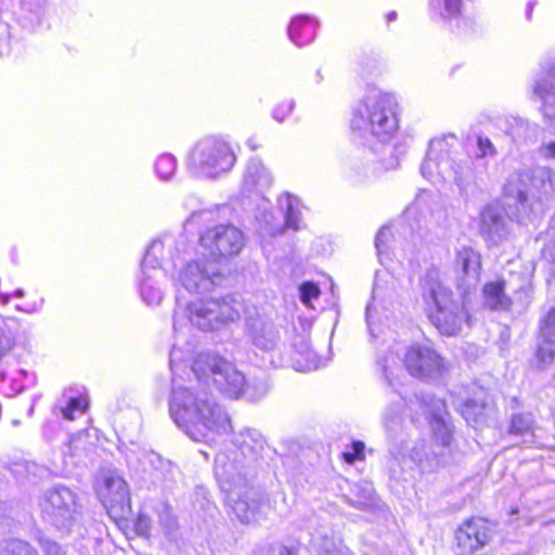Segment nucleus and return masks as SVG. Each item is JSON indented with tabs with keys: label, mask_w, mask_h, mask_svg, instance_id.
I'll return each instance as SVG.
<instances>
[{
	"label": "nucleus",
	"mask_w": 555,
	"mask_h": 555,
	"mask_svg": "<svg viewBox=\"0 0 555 555\" xmlns=\"http://www.w3.org/2000/svg\"><path fill=\"white\" fill-rule=\"evenodd\" d=\"M172 389L169 413L173 422L195 441H212L232 430L230 416L201 385H209L230 399L258 401L269 391L264 379L247 382L236 366L214 352H202L189 365L176 345L170 353Z\"/></svg>",
	"instance_id": "f257e3e1"
},
{
	"label": "nucleus",
	"mask_w": 555,
	"mask_h": 555,
	"mask_svg": "<svg viewBox=\"0 0 555 555\" xmlns=\"http://www.w3.org/2000/svg\"><path fill=\"white\" fill-rule=\"evenodd\" d=\"M240 452H220L215 457V476L233 514L241 522L259 521L268 504L255 488L249 486L248 477L255 472V464L264 450V439L255 430L241 434Z\"/></svg>",
	"instance_id": "f03ea898"
},
{
	"label": "nucleus",
	"mask_w": 555,
	"mask_h": 555,
	"mask_svg": "<svg viewBox=\"0 0 555 555\" xmlns=\"http://www.w3.org/2000/svg\"><path fill=\"white\" fill-rule=\"evenodd\" d=\"M420 405L423 413L428 416L434 443L424 438L412 441L409 461L411 469H415L421 476H428L459 464L464 457V452L453 437L454 427L447 418L444 402L427 395L420 400Z\"/></svg>",
	"instance_id": "7ed1b4c3"
},
{
	"label": "nucleus",
	"mask_w": 555,
	"mask_h": 555,
	"mask_svg": "<svg viewBox=\"0 0 555 555\" xmlns=\"http://www.w3.org/2000/svg\"><path fill=\"white\" fill-rule=\"evenodd\" d=\"M398 102L395 95L378 89L369 90L354 105L350 129L365 142L390 141L399 128Z\"/></svg>",
	"instance_id": "20e7f679"
},
{
	"label": "nucleus",
	"mask_w": 555,
	"mask_h": 555,
	"mask_svg": "<svg viewBox=\"0 0 555 555\" xmlns=\"http://www.w3.org/2000/svg\"><path fill=\"white\" fill-rule=\"evenodd\" d=\"M422 298L433 325L446 336L461 333L467 321L463 304L454 300L452 292L443 285L436 271H428L422 280Z\"/></svg>",
	"instance_id": "39448f33"
},
{
	"label": "nucleus",
	"mask_w": 555,
	"mask_h": 555,
	"mask_svg": "<svg viewBox=\"0 0 555 555\" xmlns=\"http://www.w3.org/2000/svg\"><path fill=\"white\" fill-rule=\"evenodd\" d=\"M241 304L231 297H204L178 305L173 313V330L178 332L186 324L204 332L216 331L240 318Z\"/></svg>",
	"instance_id": "423d86ee"
},
{
	"label": "nucleus",
	"mask_w": 555,
	"mask_h": 555,
	"mask_svg": "<svg viewBox=\"0 0 555 555\" xmlns=\"http://www.w3.org/2000/svg\"><path fill=\"white\" fill-rule=\"evenodd\" d=\"M399 350V346L390 348L387 354L378 359V365L390 385L393 384L397 373L401 372V363L412 376L421 379L439 378L448 371L444 359L429 345L410 346L403 360Z\"/></svg>",
	"instance_id": "0eeeda50"
},
{
	"label": "nucleus",
	"mask_w": 555,
	"mask_h": 555,
	"mask_svg": "<svg viewBox=\"0 0 555 555\" xmlns=\"http://www.w3.org/2000/svg\"><path fill=\"white\" fill-rule=\"evenodd\" d=\"M405 402L399 400L385 406L382 413V425L387 442V469L393 479H406L409 472L405 466L410 465L409 449L412 441L406 439L404 426Z\"/></svg>",
	"instance_id": "6e6552de"
},
{
	"label": "nucleus",
	"mask_w": 555,
	"mask_h": 555,
	"mask_svg": "<svg viewBox=\"0 0 555 555\" xmlns=\"http://www.w3.org/2000/svg\"><path fill=\"white\" fill-rule=\"evenodd\" d=\"M235 163L236 156L229 142L217 137L199 140L188 158V166L194 175L209 179L229 172Z\"/></svg>",
	"instance_id": "1a4fd4ad"
},
{
	"label": "nucleus",
	"mask_w": 555,
	"mask_h": 555,
	"mask_svg": "<svg viewBox=\"0 0 555 555\" xmlns=\"http://www.w3.org/2000/svg\"><path fill=\"white\" fill-rule=\"evenodd\" d=\"M40 508L43 519L64 532H68L80 516L77 495L65 486L47 490L40 501Z\"/></svg>",
	"instance_id": "9d476101"
},
{
	"label": "nucleus",
	"mask_w": 555,
	"mask_h": 555,
	"mask_svg": "<svg viewBox=\"0 0 555 555\" xmlns=\"http://www.w3.org/2000/svg\"><path fill=\"white\" fill-rule=\"evenodd\" d=\"M199 246L215 262L237 256L246 244L243 231L232 223H218L199 233Z\"/></svg>",
	"instance_id": "9b49d317"
},
{
	"label": "nucleus",
	"mask_w": 555,
	"mask_h": 555,
	"mask_svg": "<svg viewBox=\"0 0 555 555\" xmlns=\"http://www.w3.org/2000/svg\"><path fill=\"white\" fill-rule=\"evenodd\" d=\"M176 281L189 293L210 292L223 281L217 262L196 259L188 262L178 272Z\"/></svg>",
	"instance_id": "f8f14e48"
},
{
	"label": "nucleus",
	"mask_w": 555,
	"mask_h": 555,
	"mask_svg": "<svg viewBox=\"0 0 555 555\" xmlns=\"http://www.w3.org/2000/svg\"><path fill=\"white\" fill-rule=\"evenodd\" d=\"M186 240L183 235L164 234L154 240L146 249L142 264L157 267L164 272L177 267V261L185 251Z\"/></svg>",
	"instance_id": "ddd939ff"
},
{
	"label": "nucleus",
	"mask_w": 555,
	"mask_h": 555,
	"mask_svg": "<svg viewBox=\"0 0 555 555\" xmlns=\"http://www.w3.org/2000/svg\"><path fill=\"white\" fill-rule=\"evenodd\" d=\"M98 495L107 513L124 516L130 509V493L125 479L116 472H107L98 482Z\"/></svg>",
	"instance_id": "4468645a"
},
{
	"label": "nucleus",
	"mask_w": 555,
	"mask_h": 555,
	"mask_svg": "<svg viewBox=\"0 0 555 555\" xmlns=\"http://www.w3.org/2000/svg\"><path fill=\"white\" fill-rule=\"evenodd\" d=\"M531 91L541 101L545 125L555 133V64L541 68L533 78Z\"/></svg>",
	"instance_id": "2eb2a0df"
},
{
	"label": "nucleus",
	"mask_w": 555,
	"mask_h": 555,
	"mask_svg": "<svg viewBox=\"0 0 555 555\" xmlns=\"http://www.w3.org/2000/svg\"><path fill=\"white\" fill-rule=\"evenodd\" d=\"M455 142L454 134L435 138L429 142L427 156L421 166L423 177L430 179L436 172L444 177Z\"/></svg>",
	"instance_id": "dca6fc26"
},
{
	"label": "nucleus",
	"mask_w": 555,
	"mask_h": 555,
	"mask_svg": "<svg viewBox=\"0 0 555 555\" xmlns=\"http://www.w3.org/2000/svg\"><path fill=\"white\" fill-rule=\"evenodd\" d=\"M490 527L482 518L465 521L455 532L456 550L461 555L470 554L490 541Z\"/></svg>",
	"instance_id": "f3484780"
},
{
	"label": "nucleus",
	"mask_w": 555,
	"mask_h": 555,
	"mask_svg": "<svg viewBox=\"0 0 555 555\" xmlns=\"http://www.w3.org/2000/svg\"><path fill=\"white\" fill-rule=\"evenodd\" d=\"M506 289H511V285L504 280L487 283L482 289L485 306L491 310H508L514 301L527 304L529 293L527 283H524L517 289H512L514 299L507 295Z\"/></svg>",
	"instance_id": "a211bd4d"
},
{
	"label": "nucleus",
	"mask_w": 555,
	"mask_h": 555,
	"mask_svg": "<svg viewBox=\"0 0 555 555\" xmlns=\"http://www.w3.org/2000/svg\"><path fill=\"white\" fill-rule=\"evenodd\" d=\"M457 286L468 293L477 286L481 273V256L472 247L463 246L456 251Z\"/></svg>",
	"instance_id": "6ab92c4d"
},
{
	"label": "nucleus",
	"mask_w": 555,
	"mask_h": 555,
	"mask_svg": "<svg viewBox=\"0 0 555 555\" xmlns=\"http://www.w3.org/2000/svg\"><path fill=\"white\" fill-rule=\"evenodd\" d=\"M165 272L157 267L141 263L139 275V291L142 300L149 306H157L164 298L163 281Z\"/></svg>",
	"instance_id": "aec40b11"
},
{
	"label": "nucleus",
	"mask_w": 555,
	"mask_h": 555,
	"mask_svg": "<svg viewBox=\"0 0 555 555\" xmlns=\"http://www.w3.org/2000/svg\"><path fill=\"white\" fill-rule=\"evenodd\" d=\"M273 176L259 158H250L245 167L242 179V191L245 194H262L271 188Z\"/></svg>",
	"instance_id": "412c9836"
},
{
	"label": "nucleus",
	"mask_w": 555,
	"mask_h": 555,
	"mask_svg": "<svg viewBox=\"0 0 555 555\" xmlns=\"http://www.w3.org/2000/svg\"><path fill=\"white\" fill-rule=\"evenodd\" d=\"M480 233L490 244L496 245L508 234L507 222L499 205H488L481 212Z\"/></svg>",
	"instance_id": "4be33fe9"
},
{
	"label": "nucleus",
	"mask_w": 555,
	"mask_h": 555,
	"mask_svg": "<svg viewBox=\"0 0 555 555\" xmlns=\"http://www.w3.org/2000/svg\"><path fill=\"white\" fill-rule=\"evenodd\" d=\"M247 334L260 350L271 351L279 343V334L274 325L262 317L249 318L246 322Z\"/></svg>",
	"instance_id": "5701e85b"
},
{
	"label": "nucleus",
	"mask_w": 555,
	"mask_h": 555,
	"mask_svg": "<svg viewBox=\"0 0 555 555\" xmlns=\"http://www.w3.org/2000/svg\"><path fill=\"white\" fill-rule=\"evenodd\" d=\"M295 357L293 365L296 371H311L320 365V358L311 349L309 338L304 334H298L293 339Z\"/></svg>",
	"instance_id": "b1692460"
},
{
	"label": "nucleus",
	"mask_w": 555,
	"mask_h": 555,
	"mask_svg": "<svg viewBox=\"0 0 555 555\" xmlns=\"http://www.w3.org/2000/svg\"><path fill=\"white\" fill-rule=\"evenodd\" d=\"M318 26V21L311 16H296L288 26V38L297 47L307 46L314 40Z\"/></svg>",
	"instance_id": "393cba45"
},
{
	"label": "nucleus",
	"mask_w": 555,
	"mask_h": 555,
	"mask_svg": "<svg viewBox=\"0 0 555 555\" xmlns=\"http://www.w3.org/2000/svg\"><path fill=\"white\" fill-rule=\"evenodd\" d=\"M532 184V175L528 169L512 173L504 185L505 196L515 199L521 206L528 201Z\"/></svg>",
	"instance_id": "a878e982"
},
{
	"label": "nucleus",
	"mask_w": 555,
	"mask_h": 555,
	"mask_svg": "<svg viewBox=\"0 0 555 555\" xmlns=\"http://www.w3.org/2000/svg\"><path fill=\"white\" fill-rule=\"evenodd\" d=\"M88 406L86 397L81 395H73L72 391L64 392L53 408L55 416L61 415L67 421H73L85 414Z\"/></svg>",
	"instance_id": "bb28decb"
},
{
	"label": "nucleus",
	"mask_w": 555,
	"mask_h": 555,
	"mask_svg": "<svg viewBox=\"0 0 555 555\" xmlns=\"http://www.w3.org/2000/svg\"><path fill=\"white\" fill-rule=\"evenodd\" d=\"M505 131L515 142L527 143L535 140L539 126L518 116H511L506 119Z\"/></svg>",
	"instance_id": "cd10ccee"
},
{
	"label": "nucleus",
	"mask_w": 555,
	"mask_h": 555,
	"mask_svg": "<svg viewBox=\"0 0 555 555\" xmlns=\"http://www.w3.org/2000/svg\"><path fill=\"white\" fill-rule=\"evenodd\" d=\"M535 366L539 370L548 369L555 360V339L550 336L537 335L534 350Z\"/></svg>",
	"instance_id": "c85d7f7f"
},
{
	"label": "nucleus",
	"mask_w": 555,
	"mask_h": 555,
	"mask_svg": "<svg viewBox=\"0 0 555 555\" xmlns=\"http://www.w3.org/2000/svg\"><path fill=\"white\" fill-rule=\"evenodd\" d=\"M490 412V406L481 401L467 400L461 406V413L467 424L473 427L481 426Z\"/></svg>",
	"instance_id": "c756f323"
},
{
	"label": "nucleus",
	"mask_w": 555,
	"mask_h": 555,
	"mask_svg": "<svg viewBox=\"0 0 555 555\" xmlns=\"http://www.w3.org/2000/svg\"><path fill=\"white\" fill-rule=\"evenodd\" d=\"M299 199L289 193L283 194L279 197V205L285 211V225L293 230L299 229L300 223V208Z\"/></svg>",
	"instance_id": "7c9ffc66"
},
{
	"label": "nucleus",
	"mask_w": 555,
	"mask_h": 555,
	"mask_svg": "<svg viewBox=\"0 0 555 555\" xmlns=\"http://www.w3.org/2000/svg\"><path fill=\"white\" fill-rule=\"evenodd\" d=\"M158 522L163 530V533L169 540H175L178 532V521L176 516L172 514L171 507L167 503H160L157 508Z\"/></svg>",
	"instance_id": "2f4dec72"
},
{
	"label": "nucleus",
	"mask_w": 555,
	"mask_h": 555,
	"mask_svg": "<svg viewBox=\"0 0 555 555\" xmlns=\"http://www.w3.org/2000/svg\"><path fill=\"white\" fill-rule=\"evenodd\" d=\"M440 9L439 1L431 0L430 8L438 11L439 16L444 21L459 20L462 12V0H442Z\"/></svg>",
	"instance_id": "473e14b6"
},
{
	"label": "nucleus",
	"mask_w": 555,
	"mask_h": 555,
	"mask_svg": "<svg viewBox=\"0 0 555 555\" xmlns=\"http://www.w3.org/2000/svg\"><path fill=\"white\" fill-rule=\"evenodd\" d=\"M0 555H39L37 550L28 542L20 539L7 541L0 547Z\"/></svg>",
	"instance_id": "72a5a7b5"
},
{
	"label": "nucleus",
	"mask_w": 555,
	"mask_h": 555,
	"mask_svg": "<svg viewBox=\"0 0 555 555\" xmlns=\"http://www.w3.org/2000/svg\"><path fill=\"white\" fill-rule=\"evenodd\" d=\"M176 169L177 160L171 154H162L155 162V171L162 180H169Z\"/></svg>",
	"instance_id": "f704fd0d"
},
{
	"label": "nucleus",
	"mask_w": 555,
	"mask_h": 555,
	"mask_svg": "<svg viewBox=\"0 0 555 555\" xmlns=\"http://www.w3.org/2000/svg\"><path fill=\"white\" fill-rule=\"evenodd\" d=\"M449 169L453 172V179L459 185L464 184L473 177V168L467 160L455 162L451 159L447 171ZM447 175L448 172L444 176Z\"/></svg>",
	"instance_id": "c9c22d12"
},
{
	"label": "nucleus",
	"mask_w": 555,
	"mask_h": 555,
	"mask_svg": "<svg viewBox=\"0 0 555 555\" xmlns=\"http://www.w3.org/2000/svg\"><path fill=\"white\" fill-rule=\"evenodd\" d=\"M13 473L18 476L25 475L26 477H43L47 474V468L29 461H23L15 463L13 466Z\"/></svg>",
	"instance_id": "e433bc0d"
},
{
	"label": "nucleus",
	"mask_w": 555,
	"mask_h": 555,
	"mask_svg": "<svg viewBox=\"0 0 555 555\" xmlns=\"http://www.w3.org/2000/svg\"><path fill=\"white\" fill-rule=\"evenodd\" d=\"M533 418L529 413L516 414L512 417L511 433L515 435H525L532 431Z\"/></svg>",
	"instance_id": "4c0bfd02"
},
{
	"label": "nucleus",
	"mask_w": 555,
	"mask_h": 555,
	"mask_svg": "<svg viewBox=\"0 0 555 555\" xmlns=\"http://www.w3.org/2000/svg\"><path fill=\"white\" fill-rule=\"evenodd\" d=\"M538 334L555 339V307L540 319Z\"/></svg>",
	"instance_id": "58836bf2"
},
{
	"label": "nucleus",
	"mask_w": 555,
	"mask_h": 555,
	"mask_svg": "<svg viewBox=\"0 0 555 555\" xmlns=\"http://www.w3.org/2000/svg\"><path fill=\"white\" fill-rule=\"evenodd\" d=\"M364 443L361 441H354L348 450L343 453L344 460L352 464L357 460L363 459Z\"/></svg>",
	"instance_id": "ea45409f"
},
{
	"label": "nucleus",
	"mask_w": 555,
	"mask_h": 555,
	"mask_svg": "<svg viewBox=\"0 0 555 555\" xmlns=\"http://www.w3.org/2000/svg\"><path fill=\"white\" fill-rule=\"evenodd\" d=\"M299 291L301 301L307 306L310 305L311 299L318 298L320 294L319 287L311 282L304 283Z\"/></svg>",
	"instance_id": "a19ab883"
},
{
	"label": "nucleus",
	"mask_w": 555,
	"mask_h": 555,
	"mask_svg": "<svg viewBox=\"0 0 555 555\" xmlns=\"http://www.w3.org/2000/svg\"><path fill=\"white\" fill-rule=\"evenodd\" d=\"M295 107V101L291 100L276 105L272 112L273 118L282 122L293 112Z\"/></svg>",
	"instance_id": "79ce46f5"
},
{
	"label": "nucleus",
	"mask_w": 555,
	"mask_h": 555,
	"mask_svg": "<svg viewBox=\"0 0 555 555\" xmlns=\"http://www.w3.org/2000/svg\"><path fill=\"white\" fill-rule=\"evenodd\" d=\"M134 530L140 535L149 537L152 530L150 517L145 514L140 513L134 521Z\"/></svg>",
	"instance_id": "37998d69"
},
{
	"label": "nucleus",
	"mask_w": 555,
	"mask_h": 555,
	"mask_svg": "<svg viewBox=\"0 0 555 555\" xmlns=\"http://www.w3.org/2000/svg\"><path fill=\"white\" fill-rule=\"evenodd\" d=\"M361 490L363 492V500H358L356 502L352 503V505H354L356 507H359L361 509L365 508L366 506H369V504L371 502H373L374 500V495H375V491L373 490V488L365 483L364 486L361 487Z\"/></svg>",
	"instance_id": "c03bdc74"
},
{
	"label": "nucleus",
	"mask_w": 555,
	"mask_h": 555,
	"mask_svg": "<svg viewBox=\"0 0 555 555\" xmlns=\"http://www.w3.org/2000/svg\"><path fill=\"white\" fill-rule=\"evenodd\" d=\"M13 345L11 335L5 331L4 326L0 324V359L8 352Z\"/></svg>",
	"instance_id": "a18cd8bd"
},
{
	"label": "nucleus",
	"mask_w": 555,
	"mask_h": 555,
	"mask_svg": "<svg viewBox=\"0 0 555 555\" xmlns=\"http://www.w3.org/2000/svg\"><path fill=\"white\" fill-rule=\"evenodd\" d=\"M477 145H478L480 157H485L488 155H495V149H494L492 142L488 138L479 137L477 140Z\"/></svg>",
	"instance_id": "49530a36"
},
{
	"label": "nucleus",
	"mask_w": 555,
	"mask_h": 555,
	"mask_svg": "<svg viewBox=\"0 0 555 555\" xmlns=\"http://www.w3.org/2000/svg\"><path fill=\"white\" fill-rule=\"evenodd\" d=\"M374 308L372 305H367L366 307V323L369 331L373 337H377L379 334H383L384 331L379 330L374 322Z\"/></svg>",
	"instance_id": "de8ad7c7"
},
{
	"label": "nucleus",
	"mask_w": 555,
	"mask_h": 555,
	"mask_svg": "<svg viewBox=\"0 0 555 555\" xmlns=\"http://www.w3.org/2000/svg\"><path fill=\"white\" fill-rule=\"evenodd\" d=\"M390 236V229L387 227H383L376 234L375 238V247L377 251L380 254L383 248L386 246L387 241Z\"/></svg>",
	"instance_id": "09e8293b"
},
{
	"label": "nucleus",
	"mask_w": 555,
	"mask_h": 555,
	"mask_svg": "<svg viewBox=\"0 0 555 555\" xmlns=\"http://www.w3.org/2000/svg\"><path fill=\"white\" fill-rule=\"evenodd\" d=\"M210 212L206 210L194 211L186 219L185 224L192 225L194 223H202L209 219Z\"/></svg>",
	"instance_id": "8fccbe9b"
},
{
	"label": "nucleus",
	"mask_w": 555,
	"mask_h": 555,
	"mask_svg": "<svg viewBox=\"0 0 555 555\" xmlns=\"http://www.w3.org/2000/svg\"><path fill=\"white\" fill-rule=\"evenodd\" d=\"M542 257L546 261L555 263V241H552L544 246Z\"/></svg>",
	"instance_id": "3c124183"
},
{
	"label": "nucleus",
	"mask_w": 555,
	"mask_h": 555,
	"mask_svg": "<svg viewBox=\"0 0 555 555\" xmlns=\"http://www.w3.org/2000/svg\"><path fill=\"white\" fill-rule=\"evenodd\" d=\"M540 154L545 158H555V142H547L540 146Z\"/></svg>",
	"instance_id": "603ef678"
},
{
	"label": "nucleus",
	"mask_w": 555,
	"mask_h": 555,
	"mask_svg": "<svg viewBox=\"0 0 555 555\" xmlns=\"http://www.w3.org/2000/svg\"><path fill=\"white\" fill-rule=\"evenodd\" d=\"M159 464V467H156V470H164L165 472V479L167 478L168 474H171L172 472V464L169 461L163 460L160 456L155 454L153 456Z\"/></svg>",
	"instance_id": "864d4df0"
},
{
	"label": "nucleus",
	"mask_w": 555,
	"mask_h": 555,
	"mask_svg": "<svg viewBox=\"0 0 555 555\" xmlns=\"http://www.w3.org/2000/svg\"><path fill=\"white\" fill-rule=\"evenodd\" d=\"M43 547L48 555H61L62 554L61 546L55 542L46 541V543L43 544Z\"/></svg>",
	"instance_id": "5fc2aeb1"
},
{
	"label": "nucleus",
	"mask_w": 555,
	"mask_h": 555,
	"mask_svg": "<svg viewBox=\"0 0 555 555\" xmlns=\"http://www.w3.org/2000/svg\"><path fill=\"white\" fill-rule=\"evenodd\" d=\"M298 547L296 546H281L279 555H298Z\"/></svg>",
	"instance_id": "6e6d98bb"
},
{
	"label": "nucleus",
	"mask_w": 555,
	"mask_h": 555,
	"mask_svg": "<svg viewBox=\"0 0 555 555\" xmlns=\"http://www.w3.org/2000/svg\"><path fill=\"white\" fill-rule=\"evenodd\" d=\"M80 441V437H77V438H72L68 442V446H67V449L69 451H72L73 448L77 449L78 448V443Z\"/></svg>",
	"instance_id": "4d7b16f0"
},
{
	"label": "nucleus",
	"mask_w": 555,
	"mask_h": 555,
	"mask_svg": "<svg viewBox=\"0 0 555 555\" xmlns=\"http://www.w3.org/2000/svg\"><path fill=\"white\" fill-rule=\"evenodd\" d=\"M17 309H18V310H23V311L28 312V313H33V312L38 311V310H39V307L33 306V307H30V308H25V309H23V308H21V307H17Z\"/></svg>",
	"instance_id": "13d9d810"
},
{
	"label": "nucleus",
	"mask_w": 555,
	"mask_h": 555,
	"mask_svg": "<svg viewBox=\"0 0 555 555\" xmlns=\"http://www.w3.org/2000/svg\"><path fill=\"white\" fill-rule=\"evenodd\" d=\"M397 20V12L392 11L390 12L388 15H387V21L388 22H393Z\"/></svg>",
	"instance_id": "bf43d9fd"
},
{
	"label": "nucleus",
	"mask_w": 555,
	"mask_h": 555,
	"mask_svg": "<svg viewBox=\"0 0 555 555\" xmlns=\"http://www.w3.org/2000/svg\"><path fill=\"white\" fill-rule=\"evenodd\" d=\"M9 299H10V295H9V294H0V300H1L3 304H8V302H9Z\"/></svg>",
	"instance_id": "052dcab7"
},
{
	"label": "nucleus",
	"mask_w": 555,
	"mask_h": 555,
	"mask_svg": "<svg viewBox=\"0 0 555 555\" xmlns=\"http://www.w3.org/2000/svg\"><path fill=\"white\" fill-rule=\"evenodd\" d=\"M24 295H25V293L22 288H18L14 292V296H16V297L22 298V297H24Z\"/></svg>",
	"instance_id": "680f3d73"
},
{
	"label": "nucleus",
	"mask_w": 555,
	"mask_h": 555,
	"mask_svg": "<svg viewBox=\"0 0 555 555\" xmlns=\"http://www.w3.org/2000/svg\"><path fill=\"white\" fill-rule=\"evenodd\" d=\"M532 9H533V3H529V4H528V9H527V18H528V20L530 18V15H531Z\"/></svg>",
	"instance_id": "e2e57ef3"
},
{
	"label": "nucleus",
	"mask_w": 555,
	"mask_h": 555,
	"mask_svg": "<svg viewBox=\"0 0 555 555\" xmlns=\"http://www.w3.org/2000/svg\"><path fill=\"white\" fill-rule=\"evenodd\" d=\"M323 80V76L320 70L317 72V82H321Z\"/></svg>",
	"instance_id": "0e129e2a"
},
{
	"label": "nucleus",
	"mask_w": 555,
	"mask_h": 555,
	"mask_svg": "<svg viewBox=\"0 0 555 555\" xmlns=\"http://www.w3.org/2000/svg\"><path fill=\"white\" fill-rule=\"evenodd\" d=\"M249 144H250V147H251L253 150H254V149H256V146H255V142H251V143L249 142Z\"/></svg>",
	"instance_id": "69168bd1"
},
{
	"label": "nucleus",
	"mask_w": 555,
	"mask_h": 555,
	"mask_svg": "<svg viewBox=\"0 0 555 555\" xmlns=\"http://www.w3.org/2000/svg\"><path fill=\"white\" fill-rule=\"evenodd\" d=\"M249 144H250V147H251L253 150H254V149H256V146H255V142H251V143L249 142Z\"/></svg>",
	"instance_id": "338daca9"
}]
</instances>
